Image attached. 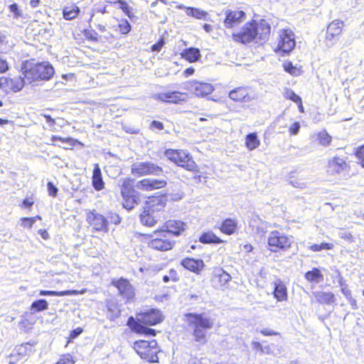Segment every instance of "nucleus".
<instances>
[{
  "label": "nucleus",
  "mask_w": 364,
  "mask_h": 364,
  "mask_svg": "<svg viewBox=\"0 0 364 364\" xmlns=\"http://www.w3.org/2000/svg\"><path fill=\"white\" fill-rule=\"evenodd\" d=\"M270 30V25L267 21H252L245 24L240 31L233 33L232 38L235 41L242 43H250L257 38L266 41L269 36Z\"/></svg>",
  "instance_id": "nucleus-1"
},
{
  "label": "nucleus",
  "mask_w": 364,
  "mask_h": 364,
  "mask_svg": "<svg viewBox=\"0 0 364 364\" xmlns=\"http://www.w3.org/2000/svg\"><path fill=\"white\" fill-rule=\"evenodd\" d=\"M189 326L193 328L194 340L200 343L206 342V331L213 327V321L203 314H188L186 315Z\"/></svg>",
  "instance_id": "nucleus-2"
},
{
  "label": "nucleus",
  "mask_w": 364,
  "mask_h": 364,
  "mask_svg": "<svg viewBox=\"0 0 364 364\" xmlns=\"http://www.w3.org/2000/svg\"><path fill=\"white\" fill-rule=\"evenodd\" d=\"M54 73L53 67L47 62L26 65L23 68V75L28 84L38 80H49Z\"/></svg>",
  "instance_id": "nucleus-3"
},
{
  "label": "nucleus",
  "mask_w": 364,
  "mask_h": 364,
  "mask_svg": "<svg viewBox=\"0 0 364 364\" xmlns=\"http://www.w3.org/2000/svg\"><path fill=\"white\" fill-rule=\"evenodd\" d=\"M165 156L168 160L189 171L198 172V166L192 156L185 150L168 149Z\"/></svg>",
  "instance_id": "nucleus-4"
},
{
  "label": "nucleus",
  "mask_w": 364,
  "mask_h": 364,
  "mask_svg": "<svg viewBox=\"0 0 364 364\" xmlns=\"http://www.w3.org/2000/svg\"><path fill=\"white\" fill-rule=\"evenodd\" d=\"M134 348L142 359L146 360L150 363L158 362L157 353L159 350L155 340L151 341H136L134 344Z\"/></svg>",
  "instance_id": "nucleus-5"
},
{
  "label": "nucleus",
  "mask_w": 364,
  "mask_h": 364,
  "mask_svg": "<svg viewBox=\"0 0 364 364\" xmlns=\"http://www.w3.org/2000/svg\"><path fill=\"white\" fill-rule=\"evenodd\" d=\"M292 242V237H289L277 230L272 231L267 237L269 249L274 252L288 250Z\"/></svg>",
  "instance_id": "nucleus-6"
},
{
  "label": "nucleus",
  "mask_w": 364,
  "mask_h": 364,
  "mask_svg": "<svg viewBox=\"0 0 364 364\" xmlns=\"http://www.w3.org/2000/svg\"><path fill=\"white\" fill-rule=\"evenodd\" d=\"M162 172L161 166L151 161L135 162L131 166V173L136 177L146 175L159 176Z\"/></svg>",
  "instance_id": "nucleus-7"
},
{
  "label": "nucleus",
  "mask_w": 364,
  "mask_h": 364,
  "mask_svg": "<svg viewBox=\"0 0 364 364\" xmlns=\"http://www.w3.org/2000/svg\"><path fill=\"white\" fill-rule=\"evenodd\" d=\"M154 238L149 242V246L154 250L160 251H167L172 249L174 242L161 230H157L154 232L152 236Z\"/></svg>",
  "instance_id": "nucleus-8"
},
{
  "label": "nucleus",
  "mask_w": 364,
  "mask_h": 364,
  "mask_svg": "<svg viewBox=\"0 0 364 364\" xmlns=\"http://www.w3.org/2000/svg\"><path fill=\"white\" fill-rule=\"evenodd\" d=\"M28 83L23 77H15L14 78L0 77V89L6 92H17L22 90L24 85Z\"/></svg>",
  "instance_id": "nucleus-9"
},
{
  "label": "nucleus",
  "mask_w": 364,
  "mask_h": 364,
  "mask_svg": "<svg viewBox=\"0 0 364 364\" xmlns=\"http://www.w3.org/2000/svg\"><path fill=\"white\" fill-rule=\"evenodd\" d=\"M185 89L192 92L198 97H205L210 95L213 90V86L210 83L198 81H188L185 83Z\"/></svg>",
  "instance_id": "nucleus-10"
},
{
  "label": "nucleus",
  "mask_w": 364,
  "mask_h": 364,
  "mask_svg": "<svg viewBox=\"0 0 364 364\" xmlns=\"http://www.w3.org/2000/svg\"><path fill=\"white\" fill-rule=\"evenodd\" d=\"M136 321L149 326H154L162 321V314L159 310L151 309L137 314Z\"/></svg>",
  "instance_id": "nucleus-11"
},
{
  "label": "nucleus",
  "mask_w": 364,
  "mask_h": 364,
  "mask_svg": "<svg viewBox=\"0 0 364 364\" xmlns=\"http://www.w3.org/2000/svg\"><path fill=\"white\" fill-rule=\"evenodd\" d=\"M295 46L294 34L290 30H282L279 32V41L277 48L283 53H289Z\"/></svg>",
  "instance_id": "nucleus-12"
},
{
  "label": "nucleus",
  "mask_w": 364,
  "mask_h": 364,
  "mask_svg": "<svg viewBox=\"0 0 364 364\" xmlns=\"http://www.w3.org/2000/svg\"><path fill=\"white\" fill-rule=\"evenodd\" d=\"M87 221L95 230L107 232L108 231V221L101 214L97 213L95 210L90 211L87 215Z\"/></svg>",
  "instance_id": "nucleus-13"
},
{
  "label": "nucleus",
  "mask_w": 364,
  "mask_h": 364,
  "mask_svg": "<svg viewBox=\"0 0 364 364\" xmlns=\"http://www.w3.org/2000/svg\"><path fill=\"white\" fill-rule=\"evenodd\" d=\"M225 18L224 26L227 28L237 26L243 22L246 17V14L241 10H226L225 11Z\"/></svg>",
  "instance_id": "nucleus-14"
},
{
  "label": "nucleus",
  "mask_w": 364,
  "mask_h": 364,
  "mask_svg": "<svg viewBox=\"0 0 364 364\" xmlns=\"http://www.w3.org/2000/svg\"><path fill=\"white\" fill-rule=\"evenodd\" d=\"M153 97L161 102L178 104L187 100V94L173 91L154 94Z\"/></svg>",
  "instance_id": "nucleus-15"
},
{
  "label": "nucleus",
  "mask_w": 364,
  "mask_h": 364,
  "mask_svg": "<svg viewBox=\"0 0 364 364\" xmlns=\"http://www.w3.org/2000/svg\"><path fill=\"white\" fill-rule=\"evenodd\" d=\"M112 284L117 288L119 294L124 299L131 300L134 297L135 292L134 287L127 279L120 278L117 280H113Z\"/></svg>",
  "instance_id": "nucleus-16"
},
{
  "label": "nucleus",
  "mask_w": 364,
  "mask_h": 364,
  "mask_svg": "<svg viewBox=\"0 0 364 364\" xmlns=\"http://www.w3.org/2000/svg\"><path fill=\"white\" fill-rule=\"evenodd\" d=\"M166 181L164 179L144 178L136 183V188L144 191H151L161 188L166 186Z\"/></svg>",
  "instance_id": "nucleus-17"
},
{
  "label": "nucleus",
  "mask_w": 364,
  "mask_h": 364,
  "mask_svg": "<svg viewBox=\"0 0 364 364\" xmlns=\"http://www.w3.org/2000/svg\"><path fill=\"white\" fill-rule=\"evenodd\" d=\"M343 26V21L340 20L333 21L327 28L326 33V41L332 42L333 44L334 43L333 41L335 37L338 36L341 33Z\"/></svg>",
  "instance_id": "nucleus-18"
},
{
  "label": "nucleus",
  "mask_w": 364,
  "mask_h": 364,
  "mask_svg": "<svg viewBox=\"0 0 364 364\" xmlns=\"http://www.w3.org/2000/svg\"><path fill=\"white\" fill-rule=\"evenodd\" d=\"M185 223L180 220H168L165 224L166 230H161L171 237L173 235L178 236L185 230Z\"/></svg>",
  "instance_id": "nucleus-19"
},
{
  "label": "nucleus",
  "mask_w": 364,
  "mask_h": 364,
  "mask_svg": "<svg viewBox=\"0 0 364 364\" xmlns=\"http://www.w3.org/2000/svg\"><path fill=\"white\" fill-rule=\"evenodd\" d=\"M347 168V164L343 159L333 157L328 161L327 171L331 175L339 174Z\"/></svg>",
  "instance_id": "nucleus-20"
},
{
  "label": "nucleus",
  "mask_w": 364,
  "mask_h": 364,
  "mask_svg": "<svg viewBox=\"0 0 364 364\" xmlns=\"http://www.w3.org/2000/svg\"><path fill=\"white\" fill-rule=\"evenodd\" d=\"M140 220L143 225L153 227L157 222L154 210L152 205H148L144 208L143 213L140 215Z\"/></svg>",
  "instance_id": "nucleus-21"
},
{
  "label": "nucleus",
  "mask_w": 364,
  "mask_h": 364,
  "mask_svg": "<svg viewBox=\"0 0 364 364\" xmlns=\"http://www.w3.org/2000/svg\"><path fill=\"white\" fill-rule=\"evenodd\" d=\"M127 326L134 332L138 333L144 334L146 336H155L156 331L155 330L147 328L143 325V323H139L136 321L132 316L129 317L127 321Z\"/></svg>",
  "instance_id": "nucleus-22"
},
{
  "label": "nucleus",
  "mask_w": 364,
  "mask_h": 364,
  "mask_svg": "<svg viewBox=\"0 0 364 364\" xmlns=\"http://www.w3.org/2000/svg\"><path fill=\"white\" fill-rule=\"evenodd\" d=\"M230 279V275L223 269L216 268L214 269L212 282L216 287H224Z\"/></svg>",
  "instance_id": "nucleus-23"
},
{
  "label": "nucleus",
  "mask_w": 364,
  "mask_h": 364,
  "mask_svg": "<svg viewBox=\"0 0 364 364\" xmlns=\"http://www.w3.org/2000/svg\"><path fill=\"white\" fill-rule=\"evenodd\" d=\"M181 264L184 268L196 274H199L204 267V262L200 259L187 257L182 259Z\"/></svg>",
  "instance_id": "nucleus-24"
},
{
  "label": "nucleus",
  "mask_w": 364,
  "mask_h": 364,
  "mask_svg": "<svg viewBox=\"0 0 364 364\" xmlns=\"http://www.w3.org/2000/svg\"><path fill=\"white\" fill-rule=\"evenodd\" d=\"M229 97L236 102H249L252 97L246 87H239L229 92Z\"/></svg>",
  "instance_id": "nucleus-25"
},
{
  "label": "nucleus",
  "mask_w": 364,
  "mask_h": 364,
  "mask_svg": "<svg viewBox=\"0 0 364 364\" xmlns=\"http://www.w3.org/2000/svg\"><path fill=\"white\" fill-rule=\"evenodd\" d=\"M274 296L278 301H283L287 299V289L284 283L279 279L274 282Z\"/></svg>",
  "instance_id": "nucleus-26"
},
{
  "label": "nucleus",
  "mask_w": 364,
  "mask_h": 364,
  "mask_svg": "<svg viewBox=\"0 0 364 364\" xmlns=\"http://www.w3.org/2000/svg\"><path fill=\"white\" fill-rule=\"evenodd\" d=\"M316 301L321 304H333L336 301V298L332 292H326L318 291L313 293Z\"/></svg>",
  "instance_id": "nucleus-27"
},
{
  "label": "nucleus",
  "mask_w": 364,
  "mask_h": 364,
  "mask_svg": "<svg viewBox=\"0 0 364 364\" xmlns=\"http://www.w3.org/2000/svg\"><path fill=\"white\" fill-rule=\"evenodd\" d=\"M120 183V191L122 197L130 196L132 194H134L135 191L133 189V180L129 178H121Z\"/></svg>",
  "instance_id": "nucleus-28"
},
{
  "label": "nucleus",
  "mask_w": 364,
  "mask_h": 364,
  "mask_svg": "<svg viewBox=\"0 0 364 364\" xmlns=\"http://www.w3.org/2000/svg\"><path fill=\"white\" fill-rule=\"evenodd\" d=\"M180 9H184L186 10V14L188 16H192L197 19H203L205 21H208L209 18L208 14L200 9L198 8H192V7H186L184 6H180Z\"/></svg>",
  "instance_id": "nucleus-29"
},
{
  "label": "nucleus",
  "mask_w": 364,
  "mask_h": 364,
  "mask_svg": "<svg viewBox=\"0 0 364 364\" xmlns=\"http://www.w3.org/2000/svg\"><path fill=\"white\" fill-rule=\"evenodd\" d=\"M92 178V186L96 191H101L104 188L105 183L102 180L101 170L98 164H95Z\"/></svg>",
  "instance_id": "nucleus-30"
},
{
  "label": "nucleus",
  "mask_w": 364,
  "mask_h": 364,
  "mask_svg": "<svg viewBox=\"0 0 364 364\" xmlns=\"http://www.w3.org/2000/svg\"><path fill=\"white\" fill-rule=\"evenodd\" d=\"M304 277L307 281L310 282H315L316 284L323 280V274L317 268H313L312 270L307 272Z\"/></svg>",
  "instance_id": "nucleus-31"
},
{
  "label": "nucleus",
  "mask_w": 364,
  "mask_h": 364,
  "mask_svg": "<svg viewBox=\"0 0 364 364\" xmlns=\"http://www.w3.org/2000/svg\"><path fill=\"white\" fill-rule=\"evenodd\" d=\"M182 56L191 63L196 62L200 57V50L198 48H189L184 50Z\"/></svg>",
  "instance_id": "nucleus-32"
},
{
  "label": "nucleus",
  "mask_w": 364,
  "mask_h": 364,
  "mask_svg": "<svg viewBox=\"0 0 364 364\" xmlns=\"http://www.w3.org/2000/svg\"><path fill=\"white\" fill-rule=\"evenodd\" d=\"M237 228V223L230 218L225 219L220 227V230L227 235H232L235 232Z\"/></svg>",
  "instance_id": "nucleus-33"
},
{
  "label": "nucleus",
  "mask_w": 364,
  "mask_h": 364,
  "mask_svg": "<svg viewBox=\"0 0 364 364\" xmlns=\"http://www.w3.org/2000/svg\"><path fill=\"white\" fill-rule=\"evenodd\" d=\"M199 240L202 243L208 244V243H215L220 244L223 242V241L217 237L213 232H208L203 233Z\"/></svg>",
  "instance_id": "nucleus-34"
},
{
  "label": "nucleus",
  "mask_w": 364,
  "mask_h": 364,
  "mask_svg": "<svg viewBox=\"0 0 364 364\" xmlns=\"http://www.w3.org/2000/svg\"><path fill=\"white\" fill-rule=\"evenodd\" d=\"M260 144L256 133H250L246 136L245 146L250 150L252 151L257 148Z\"/></svg>",
  "instance_id": "nucleus-35"
},
{
  "label": "nucleus",
  "mask_w": 364,
  "mask_h": 364,
  "mask_svg": "<svg viewBox=\"0 0 364 364\" xmlns=\"http://www.w3.org/2000/svg\"><path fill=\"white\" fill-rule=\"evenodd\" d=\"M124 202L122 203L123 207L128 210H130L134 208L135 205L139 203V197L136 193L132 194L130 196L122 197Z\"/></svg>",
  "instance_id": "nucleus-36"
},
{
  "label": "nucleus",
  "mask_w": 364,
  "mask_h": 364,
  "mask_svg": "<svg viewBox=\"0 0 364 364\" xmlns=\"http://www.w3.org/2000/svg\"><path fill=\"white\" fill-rule=\"evenodd\" d=\"M48 304L45 299H38L33 301L31 306V313L35 314L48 309Z\"/></svg>",
  "instance_id": "nucleus-37"
},
{
  "label": "nucleus",
  "mask_w": 364,
  "mask_h": 364,
  "mask_svg": "<svg viewBox=\"0 0 364 364\" xmlns=\"http://www.w3.org/2000/svg\"><path fill=\"white\" fill-rule=\"evenodd\" d=\"M75 293V291H46V290H41L39 292L40 296H68L73 295Z\"/></svg>",
  "instance_id": "nucleus-38"
},
{
  "label": "nucleus",
  "mask_w": 364,
  "mask_h": 364,
  "mask_svg": "<svg viewBox=\"0 0 364 364\" xmlns=\"http://www.w3.org/2000/svg\"><path fill=\"white\" fill-rule=\"evenodd\" d=\"M283 67L284 70L291 75L298 76L300 74L299 69L293 65L291 62H285L283 64Z\"/></svg>",
  "instance_id": "nucleus-39"
},
{
  "label": "nucleus",
  "mask_w": 364,
  "mask_h": 364,
  "mask_svg": "<svg viewBox=\"0 0 364 364\" xmlns=\"http://www.w3.org/2000/svg\"><path fill=\"white\" fill-rule=\"evenodd\" d=\"M78 11H79V9L77 7H75L72 9L65 8L63 10V16L65 19L71 20L76 17Z\"/></svg>",
  "instance_id": "nucleus-40"
},
{
  "label": "nucleus",
  "mask_w": 364,
  "mask_h": 364,
  "mask_svg": "<svg viewBox=\"0 0 364 364\" xmlns=\"http://www.w3.org/2000/svg\"><path fill=\"white\" fill-rule=\"evenodd\" d=\"M318 139L319 141L320 144L323 146H328L331 141V137L328 135V134L326 132L324 131L318 134Z\"/></svg>",
  "instance_id": "nucleus-41"
},
{
  "label": "nucleus",
  "mask_w": 364,
  "mask_h": 364,
  "mask_svg": "<svg viewBox=\"0 0 364 364\" xmlns=\"http://www.w3.org/2000/svg\"><path fill=\"white\" fill-rule=\"evenodd\" d=\"M284 97L286 99L291 100V101L296 103H300L301 99L299 95H297L293 90L290 89H287L285 91Z\"/></svg>",
  "instance_id": "nucleus-42"
},
{
  "label": "nucleus",
  "mask_w": 364,
  "mask_h": 364,
  "mask_svg": "<svg viewBox=\"0 0 364 364\" xmlns=\"http://www.w3.org/2000/svg\"><path fill=\"white\" fill-rule=\"evenodd\" d=\"M118 28L119 32L122 34H127L131 30V26L127 20L122 21V22L119 23Z\"/></svg>",
  "instance_id": "nucleus-43"
},
{
  "label": "nucleus",
  "mask_w": 364,
  "mask_h": 364,
  "mask_svg": "<svg viewBox=\"0 0 364 364\" xmlns=\"http://www.w3.org/2000/svg\"><path fill=\"white\" fill-rule=\"evenodd\" d=\"M118 8L121 9L124 14H126L129 18L132 17L131 10L132 9L128 6V4L122 0H118Z\"/></svg>",
  "instance_id": "nucleus-44"
},
{
  "label": "nucleus",
  "mask_w": 364,
  "mask_h": 364,
  "mask_svg": "<svg viewBox=\"0 0 364 364\" xmlns=\"http://www.w3.org/2000/svg\"><path fill=\"white\" fill-rule=\"evenodd\" d=\"M50 141L51 142L53 143V145H58L57 144V141H61L62 143H68L69 144L70 146L73 145V139L71 138H65V139H63V138H61L60 136H53L50 139ZM58 146H60V144H58Z\"/></svg>",
  "instance_id": "nucleus-45"
},
{
  "label": "nucleus",
  "mask_w": 364,
  "mask_h": 364,
  "mask_svg": "<svg viewBox=\"0 0 364 364\" xmlns=\"http://www.w3.org/2000/svg\"><path fill=\"white\" fill-rule=\"evenodd\" d=\"M107 219L109 220L110 223L118 225L121 222V218L119 215L115 213H109Z\"/></svg>",
  "instance_id": "nucleus-46"
},
{
  "label": "nucleus",
  "mask_w": 364,
  "mask_h": 364,
  "mask_svg": "<svg viewBox=\"0 0 364 364\" xmlns=\"http://www.w3.org/2000/svg\"><path fill=\"white\" fill-rule=\"evenodd\" d=\"M21 225L23 228H31L34 224V219L31 218H23L21 219Z\"/></svg>",
  "instance_id": "nucleus-47"
},
{
  "label": "nucleus",
  "mask_w": 364,
  "mask_h": 364,
  "mask_svg": "<svg viewBox=\"0 0 364 364\" xmlns=\"http://www.w3.org/2000/svg\"><path fill=\"white\" fill-rule=\"evenodd\" d=\"M290 183L291 184L292 186L298 188H304L306 187V183L304 181L299 179L291 178L290 180Z\"/></svg>",
  "instance_id": "nucleus-48"
},
{
  "label": "nucleus",
  "mask_w": 364,
  "mask_h": 364,
  "mask_svg": "<svg viewBox=\"0 0 364 364\" xmlns=\"http://www.w3.org/2000/svg\"><path fill=\"white\" fill-rule=\"evenodd\" d=\"M356 156L360 160V164L364 167V145L360 146L356 151Z\"/></svg>",
  "instance_id": "nucleus-49"
},
{
  "label": "nucleus",
  "mask_w": 364,
  "mask_h": 364,
  "mask_svg": "<svg viewBox=\"0 0 364 364\" xmlns=\"http://www.w3.org/2000/svg\"><path fill=\"white\" fill-rule=\"evenodd\" d=\"M165 41L164 38H161L156 43L151 46V50L154 52H159L164 46Z\"/></svg>",
  "instance_id": "nucleus-50"
},
{
  "label": "nucleus",
  "mask_w": 364,
  "mask_h": 364,
  "mask_svg": "<svg viewBox=\"0 0 364 364\" xmlns=\"http://www.w3.org/2000/svg\"><path fill=\"white\" fill-rule=\"evenodd\" d=\"M73 360L70 355H63L56 364H73Z\"/></svg>",
  "instance_id": "nucleus-51"
},
{
  "label": "nucleus",
  "mask_w": 364,
  "mask_h": 364,
  "mask_svg": "<svg viewBox=\"0 0 364 364\" xmlns=\"http://www.w3.org/2000/svg\"><path fill=\"white\" fill-rule=\"evenodd\" d=\"M300 124L299 122H294L290 127H289V132L293 135H296L300 129Z\"/></svg>",
  "instance_id": "nucleus-52"
},
{
  "label": "nucleus",
  "mask_w": 364,
  "mask_h": 364,
  "mask_svg": "<svg viewBox=\"0 0 364 364\" xmlns=\"http://www.w3.org/2000/svg\"><path fill=\"white\" fill-rule=\"evenodd\" d=\"M9 11L11 13L14 14V17L18 18L21 16V13L18 9V5L16 4H14L9 6Z\"/></svg>",
  "instance_id": "nucleus-53"
},
{
  "label": "nucleus",
  "mask_w": 364,
  "mask_h": 364,
  "mask_svg": "<svg viewBox=\"0 0 364 364\" xmlns=\"http://www.w3.org/2000/svg\"><path fill=\"white\" fill-rule=\"evenodd\" d=\"M339 237L343 240H346L348 242H353V237L350 232H341L339 233Z\"/></svg>",
  "instance_id": "nucleus-54"
},
{
  "label": "nucleus",
  "mask_w": 364,
  "mask_h": 364,
  "mask_svg": "<svg viewBox=\"0 0 364 364\" xmlns=\"http://www.w3.org/2000/svg\"><path fill=\"white\" fill-rule=\"evenodd\" d=\"M48 193L51 196H55L58 192V188L51 183H48Z\"/></svg>",
  "instance_id": "nucleus-55"
},
{
  "label": "nucleus",
  "mask_w": 364,
  "mask_h": 364,
  "mask_svg": "<svg viewBox=\"0 0 364 364\" xmlns=\"http://www.w3.org/2000/svg\"><path fill=\"white\" fill-rule=\"evenodd\" d=\"M9 70V65L6 60L0 58V73H5Z\"/></svg>",
  "instance_id": "nucleus-56"
},
{
  "label": "nucleus",
  "mask_w": 364,
  "mask_h": 364,
  "mask_svg": "<svg viewBox=\"0 0 364 364\" xmlns=\"http://www.w3.org/2000/svg\"><path fill=\"white\" fill-rule=\"evenodd\" d=\"M260 333L264 336H275L279 334L277 332L270 328H264L260 331Z\"/></svg>",
  "instance_id": "nucleus-57"
},
{
  "label": "nucleus",
  "mask_w": 364,
  "mask_h": 364,
  "mask_svg": "<svg viewBox=\"0 0 364 364\" xmlns=\"http://www.w3.org/2000/svg\"><path fill=\"white\" fill-rule=\"evenodd\" d=\"M151 127L152 129H156L159 130H161L164 129V124L161 122L154 120L151 122Z\"/></svg>",
  "instance_id": "nucleus-58"
},
{
  "label": "nucleus",
  "mask_w": 364,
  "mask_h": 364,
  "mask_svg": "<svg viewBox=\"0 0 364 364\" xmlns=\"http://www.w3.org/2000/svg\"><path fill=\"white\" fill-rule=\"evenodd\" d=\"M82 332V329L81 328H77L71 331L70 333V337L72 338H75L77 337L80 334H81Z\"/></svg>",
  "instance_id": "nucleus-59"
},
{
  "label": "nucleus",
  "mask_w": 364,
  "mask_h": 364,
  "mask_svg": "<svg viewBox=\"0 0 364 364\" xmlns=\"http://www.w3.org/2000/svg\"><path fill=\"white\" fill-rule=\"evenodd\" d=\"M341 291L348 300L349 299V298L352 297L350 290L348 289L346 287H342Z\"/></svg>",
  "instance_id": "nucleus-60"
},
{
  "label": "nucleus",
  "mask_w": 364,
  "mask_h": 364,
  "mask_svg": "<svg viewBox=\"0 0 364 364\" xmlns=\"http://www.w3.org/2000/svg\"><path fill=\"white\" fill-rule=\"evenodd\" d=\"M348 301L349 304H350L353 309H354V310L358 309L357 301L355 299L351 297V298H349V299Z\"/></svg>",
  "instance_id": "nucleus-61"
},
{
  "label": "nucleus",
  "mask_w": 364,
  "mask_h": 364,
  "mask_svg": "<svg viewBox=\"0 0 364 364\" xmlns=\"http://www.w3.org/2000/svg\"><path fill=\"white\" fill-rule=\"evenodd\" d=\"M333 248V245L331 243L323 242L321 244V250H331Z\"/></svg>",
  "instance_id": "nucleus-62"
},
{
  "label": "nucleus",
  "mask_w": 364,
  "mask_h": 364,
  "mask_svg": "<svg viewBox=\"0 0 364 364\" xmlns=\"http://www.w3.org/2000/svg\"><path fill=\"white\" fill-rule=\"evenodd\" d=\"M38 233L41 235V237L43 239H48V237H49V235H48V232L46 230L41 229V230H38Z\"/></svg>",
  "instance_id": "nucleus-63"
},
{
  "label": "nucleus",
  "mask_w": 364,
  "mask_h": 364,
  "mask_svg": "<svg viewBox=\"0 0 364 364\" xmlns=\"http://www.w3.org/2000/svg\"><path fill=\"white\" fill-rule=\"evenodd\" d=\"M188 364H202L201 361L196 358H191Z\"/></svg>",
  "instance_id": "nucleus-64"
}]
</instances>
